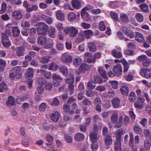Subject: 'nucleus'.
Listing matches in <instances>:
<instances>
[{"label":"nucleus","mask_w":151,"mask_h":151,"mask_svg":"<svg viewBox=\"0 0 151 151\" xmlns=\"http://www.w3.org/2000/svg\"><path fill=\"white\" fill-rule=\"evenodd\" d=\"M37 43L41 45H44V47L46 49H48L53 46L54 43L53 40L48 38L47 40L45 37H40L37 38Z\"/></svg>","instance_id":"1"},{"label":"nucleus","mask_w":151,"mask_h":151,"mask_svg":"<svg viewBox=\"0 0 151 151\" xmlns=\"http://www.w3.org/2000/svg\"><path fill=\"white\" fill-rule=\"evenodd\" d=\"M63 31L66 34L68 35L71 37H75L78 32L77 28L72 26L65 28L63 29Z\"/></svg>","instance_id":"2"},{"label":"nucleus","mask_w":151,"mask_h":151,"mask_svg":"<svg viewBox=\"0 0 151 151\" xmlns=\"http://www.w3.org/2000/svg\"><path fill=\"white\" fill-rule=\"evenodd\" d=\"M122 134V130H118L116 133V141L115 144V151H121V137Z\"/></svg>","instance_id":"3"},{"label":"nucleus","mask_w":151,"mask_h":151,"mask_svg":"<svg viewBox=\"0 0 151 151\" xmlns=\"http://www.w3.org/2000/svg\"><path fill=\"white\" fill-rule=\"evenodd\" d=\"M38 24L39 27L37 28V33L39 35H46L48 29L47 25L42 22H39Z\"/></svg>","instance_id":"4"},{"label":"nucleus","mask_w":151,"mask_h":151,"mask_svg":"<svg viewBox=\"0 0 151 151\" xmlns=\"http://www.w3.org/2000/svg\"><path fill=\"white\" fill-rule=\"evenodd\" d=\"M66 83H69L68 86V90L69 91V94L71 95L73 93L74 88L73 85L74 82V78L72 74H70L67 77L65 80Z\"/></svg>","instance_id":"5"},{"label":"nucleus","mask_w":151,"mask_h":151,"mask_svg":"<svg viewBox=\"0 0 151 151\" xmlns=\"http://www.w3.org/2000/svg\"><path fill=\"white\" fill-rule=\"evenodd\" d=\"M13 71L15 73V74L13 73H10L9 76L11 79H14L15 76L17 78H20L21 77L22 74L20 66H18L14 67L13 69Z\"/></svg>","instance_id":"6"},{"label":"nucleus","mask_w":151,"mask_h":151,"mask_svg":"<svg viewBox=\"0 0 151 151\" xmlns=\"http://www.w3.org/2000/svg\"><path fill=\"white\" fill-rule=\"evenodd\" d=\"M141 75L146 78H151V69L149 68H142L140 70Z\"/></svg>","instance_id":"7"},{"label":"nucleus","mask_w":151,"mask_h":151,"mask_svg":"<svg viewBox=\"0 0 151 151\" xmlns=\"http://www.w3.org/2000/svg\"><path fill=\"white\" fill-rule=\"evenodd\" d=\"M7 35L4 33H1V41L4 46L8 47L10 46L11 43L9 40V37Z\"/></svg>","instance_id":"8"},{"label":"nucleus","mask_w":151,"mask_h":151,"mask_svg":"<svg viewBox=\"0 0 151 151\" xmlns=\"http://www.w3.org/2000/svg\"><path fill=\"white\" fill-rule=\"evenodd\" d=\"M61 60L63 62L70 63L72 62L73 58L68 53L65 52L62 55Z\"/></svg>","instance_id":"9"},{"label":"nucleus","mask_w":151,"mask_h":151,"mask_svg":"<svg viewBox=\"0 0 151 151\" xmlns=\"http://www.w3.org/2000/svg\"><path fill=\"white\" fill-rule=\"evenodd\" d=\"M123 34L130 39L133 38L134 36V32L131 29L124 27H123Z\"/></svg>","instance_id":"10"},{"label":"nucleus","mask_w":151,"mask_h":151,"mask_svg":"<svg viewBox=\"0 0 151 151\" xmlns=\"http://www.w3.org/2000/svg\"><path fill=\"white\" fill-rule=\"evenodd\" d=\"M113 70L114 75L117 76H120L122 73L121 65L118 64L117 65L114 66Z\"/></svg>","instance_id":"11"},{"label":"nucleus","mask_w":151,"mask_h":151,"mask_svg":"<svg viewBox=\"0 0 151 151\" xmlns=\"http://www.w3.org/2000/svg\"><path fill=\"white\" fill-rule=\"evenodd\" d=\"M92 56V54L89 52L85 53L84 55V58L87 60V62L89 63H93L95 62V59L94 58H91Z\"/></svg>","instance_id":"12"},{"label":"nucleus","mask_w":151,"mask_h":151,"mask_svg":"<svg viewBox=\"0 0 151 151\" xmlns=\"http://www.w3.org/2000/svg\"><path fill=\"white\" fill-rule=\"evenodd\" d=\"M13 18L16 20L21 19L22 17V12L18 10H16L12 13Z\"/></svg>","instance_id":"13"},{"label":"nucleus","mask_w":151,"mask_h":151,"mask_svg":"<svg viewBox=\"0 0 151 151\" xmlns=\"http://www.w3.org/2000/svg\"><path fill=\"white\" fill-rule=\"evenodd\" d=\"M34 70L33 68H29L27 70L25 73V77L28 79L32 78L34 74Z\"/></svg>","instance_id":"14"},{"label":"nucleus","mask_w":151,"mask_h":151,"mask_svg":"<svg viewBox=\"0 0 151 151\" xmlns=\"http://www.w3.org/2000/svg\"><path fill=\"white\" fill-rule=\"evenodd\" d=\"M135 39L138 42L142 43L145 41V39L143 35L139 32H136Z\"/></svg>","instance_id":"15"},{"label":"nucleus","mask_w":151,"mask_h":151,"mask_svg":"<svg viewBox=\"0 0 151 151\" xmlns=\"http://www.w3.org/2000/svg\"><path fill=\"white\" fill-rule=\"evenodd\" d=\"M97 134L94 132H92L90 134V139L92 143H96L97 142L99 137L98 136Z\"/></svg>","instance_id":"16"},{"label":"nucleus","mask_w":151,"mask_h":151,"mask_svg":"<svg viewBox=\"0 0 151 151\" xmlns=\"http://www.w3.org/2000/svg\"><path fill=\"white\" fill-rule=\"evenodd\" d=\"M71 5L73 8L76 9H79L81 7L80 1L78 0H72Z\"/></svg>","instance_id":"17"},{"label":"nucleus","mask_w":151,"mask_h":151,"mask_svg":"<svg viewBox=\"0 0 151 151\" xmlns=\"http://www.w3.org/2000/svg\"><path fill=\"white\" fill-rule=\"evenodd\" d=\"M12 24L9 23L7 24L5 27V33L9 36L11 35L12 34L11 29L12 28Z\"/></svg>","instance_id":"18"},{"label":"nucleus","mask_w":151,"mask_h":151,"mask_svg":"<svg viewBox=\"0 0 151 151\" xmlns=\"http://www.w3.org/2000/svg\"><path fill=\"white\" fill-rule=\"evenodd\" d=\"M90 70L89 66L87 64L83 63L79 67V70L80 72L84 73L86 70Z\"/></svg>","instance_id":"19"},{"label":"nucleus","mask_w":151,"mask_h":151,"mask_svg":"<svg viewBox=\"0 0 151 151\" xmlns=\"http://www.w3.org/2000/svg\"><path fill=\"white\" fill-rule=\"evenodd\" d=\"M60 114L58 112L52 113L50 116L51 119L54 122H57L60 117Z\"/></svg>","instance_id":"20"},{"label":"nucleus","mask_w":151,"mask_h":151,"mask_svg":"<svg viewBox=\"0 0 151 151\" xmlns=\"http://www.w3.org/2000/svg\"><path fill=\"white\" fill-rule=\"evenodd\" d=\"M57 19L60 21H63L65 19L64 14L60 10H58L56 13Z\"/></svg>","instance_id":"21"},{"label":"nucleus","mask_w":151,"mask_h":151,"mask_svg":"<svg viewBox=\"0 0 151 151\" xmlns=\"http://www.w3.org/2000/svg\"><path fill=\"white\" fill-rule=\"evenodd\" d=\"M82 18L84 20L88 21L90 19V17L88 13L86 11L82 10L81 12Z\"/></svg>","instance_id":"22"},{"label":"nucleus","mask_w":151,"mask_h":151,"mask_svg":"<svg viewBox=\"0 0 151 151\" xmlns=\"http://www.w3.org/2000/svg\"><path fill=\"white\" fill-rule=\"evenodd\" d=\"M55 28L53 27H51L48 31V35L51 38H54L55 37Z\"/></svg>","instance_id":"23"},{"label":"nucleus","mask_w":151,"mask_h":151,"mask_svg":"<svg viewBox=\"0 0 151 151\" xmlns=\"http://www.w3.org/2000/svg\"><path fill=\"white\" fill-rule=\"evenodd\" d=\"M111 103L114 108H119L120 106L119 99L118 98H115L112 100Z\"/></svg>","instance_id":"24"},{"label":"nucleus","mask_w":151,"mask_h":151,"mask_svg":"<svg viewBox=\"0 0 151 151\" xmlns=\"http://www.w3.org/2000/svg\"><path fill=\"white\" fill-rule=\"evenodd\" d=\"M85 138L84 135L81 133L78 132L76 133L75 136V139L78 141H81Z\"/></svg>","instance_id":"25"},{"label":"nucleus","mask_w":151,"mask_h":151,"mask_svg":"<svg viewBox=\"0 0 151 151\" xmlns=\"http://www.w3.org/2000/svg\"><path fill=\"white\" fill-rule=\"evenodd\" d=\"M85 39V36L83 32H80L78 36L76 37V41L80 42L83 41Z\"/></svg>","instance_id":"26"},{"label":"nucleus","mask_w":151,"mask_h":151,"mask_svg":"<svg viewBox=\"0 0 151 151\" xmlns=\"http://www.w3.org/2000/svg\"><path fill=\"white\" fill-rule=\"evenodd\" d=\"M98 70L100 75L104 79H107V77L106 76V71L104 69L103 67L101 66H99L98 68Z\"/></svg>","instance_id":"27"},{"label":"nucleus","mask_w":151,"mask_h":151,"mask_svg":"<svg viewBox=\"0 0 151 151\" xmlns=\"http://www.w3.org/2000/svg\"><path fill=\"white\" fill-rule=\"evenodd\" d=\"M139 7L140 9L143 12L147 13L149 12L148 5L144 3L141 4L139 5Z\"/></svg>","instance_id":"28"},{"label":"nucleus","mask_w":151,"mask_h":151,"mask_svg":"<svg viewBox=\"0 0 151 151\" xmlns=\"http://www.w3.org/2000/svg\"><path fill=\"white\" fill-rule=\"evenodd\" d=\"M118 119V113L116 111L113 112L111 118V122L114 124H115L117 122Z\"/></svg>","instance_id":"29"},{"label":"nucleus","mask_w":151,"mask_h":151,"mask_svg":"<svg viewBox=\"0 0 151 151\" xmlns=\"http://www.w3.org/2000/svg\"><path fill=\"white\" fill-rule=\"evenodd\" d=\"M7 105L9 106H11L15 104V101L14 98L12 96H9L7 101L6 102Z\"/></svg>","instance_id":"30"},{"label":"nucleus","mask_w":151,"mask_h":151,"mask_svg":"<svg viewBox=\"0 0 151 151\" xmlns=\"http://www.w3.org/2000/svg\"><path fill=\"white\" fill-rule=\"evenodd\" d=\"M13 35L14 37L18 36L20 34V31L17 27H14L12 28Z\"/></svg>","instance_id":"31"},{"label":"nucleus","mask_w":151,"mask_h":151,"mask_svg":"<svg viewBox=\"0 0 151 151\" xmlns=\"http://www.w3.org/2000/svg\"><path fill=\"white\" fill-rule=\"evenodd\" d=\"M50 57L48 56H42L40 58L39 61L42 63H46L50 61Z\"/></svg>","instance_id":"32"},{"label":"nucleus","mask_w":151,"mask_h":151,"mask_svg":"<svg viewBox=\"0 0 151 151\" xmlns=\"http://www.w3.org/2000/svg\"><path fill=\"white\" fill-rule=\"evenodd\" d=\"M111 53L113 56L117 58H120L122 55L121 52L115 49L112 51Z\"/></svg>","instance_id":"33"},{"label":"nucleus","mask_w":151,"mask_h":151,"mask_svg":"<svg viewBox=\"0 0 151 151\" xmlns=\"http://www.w3.org/2000/svg\"><path fill=\"white\" fill-rule=\"evenodd\" d=\"M59 65L52 63L49 65L48 69L50 70L56 71L59 68Z\"/></svg>","instance_id":"34"},{"label":"nucleus","mask_w":151,"mask_h":151,"mask_svg":"<svg viewBox=\"0 0 151 151\" xmlns=\"http://www.w3.org/2000/svg\"><path fill=\"white\" fill-rule=\"evenodd\" d=\"M122 4L120 1L111 2L109 4L110 7L112 8H115L116 7L119 6L120 5Z\"/></svg>","instance_id":"35"},{"label":"nucleus","mask_w":151,"mask_h":151,"mask_svg":"<svg viewBox=\"0 0 151 151\" xmlns=\"http://www.w3.org/2000/svg\"><path fill=\"white\" fill-rule=\"evenodd\" d=\"M82 62L81 58L79 57L75 58L73 61V65L76 66H78L80 65Z\"/></svg>","instance_id":"36"},{"label":"nucleus","mask_w":151,"mask_h":151,"mask_svg":"<svg viewBox=\"0 0 151 151\" xmlns=\"http://www.w3.org/2000/svg\"><path fill=\"white\" fill-rule=\"evenodd\" d=\"M123 66H124L123 72L125 73L127 72L130 67V65L129 63L126 60L125 58H124Z\"/></svg>","instance_id":"37"},{"label":"nucleus","mask_w":151,"mask_h":151,"mask_svg":"<svg viewBox=\"0 0 151 151\" xmlns=\"http://www.w3.org/2000/svg\"><path fill=\"white\" fill-rule=\"evenodd\" d=\"M88 47L90 51L95 52L96 50V47L95 44L93 42H90L88 44Z\"/></svg>","instance_id":"38"},{"label":"nucleus","mask_w":151,"mask_h":151,"mask_svg":"<svg viewBox=\"0 0 151 151\" xmlns=\"http://www.w3.org/2000/svg\"><path fill=\"white\" fill-rule=\"evenodd\" d=\"M24 49L23 47H18L16 49V51L18 56H22L24 55Z\"/></svg>","instance_id":"39"},{"label":"nucleus","mask_w":151,"mask_h":151,"mask_svg":"<svg viewBox=\"0 0 151 151\" xmlns=\"http://www.w3.org/2000/svg\"><path fill=\"white\" fill-rule=\"evenodd\" d=\"M76 15L74 13L70 12L68 14V18L70 21H74L76 19Z\"/></svg>","instance_id":"40"},{"label":"nucleus","mask_w":151,"mask_h":151,"mask_svg":"<svg viewBox=\"0 0 151 151\" xmlns=\"http://www.w3.org/2000/svg\"><path fill=\"white\" fill-rule=\"evenodd\" d=\"M83 33L84 35H85L87 39L91 37L93 35V32L90 30H85L83 31Z\"/></svg>","instance_id":"41"},{"label":"nucleus","mask_w":151,"mask_h":151,"mask_svg":"<svg viewBox=\"0 0 151 151\" xmlns=\"http://www.w3.org/2000/svg\"><path fill=\"white\" fill-rule=\"evenodd\" d=\"M135 17L137 20L139 22H142L143 21V16L140 13H137L135 15Z\"/></svg>","instance_id":"42"},{"label":"nucleus","mask_w":151,"mask_h":151,"mask_svg":"<svg viewBox=\"0 0 151 151\" xmlns=\"http://www.w3.org/2000/svg\"><path fill=\"white\" fill-rule=\"evenodd\" d=\"M133 129L135 132L137 134H140L142 131L141 128L139 125L135 126L133 127Z\"/></svg>","instance_id":"43"},{"label":"nucleus","mask_w":151,"mask_h":151,"mask_svg":"<svg viewBox=\"0 0 151 151\" xmlns=\"http://www.w3.org/2000/svg\"><path fill=\"white\" fill-rule=\"evenodd\" d=\"M104 141L106 145H111L112 143L111 137L110 136H108L105 139Z\"/></svg>","instance_id":"44"},{"label":"nucleus","mask_w":151,"mask_h":151,"mask_svg":"<svg viewBox=\"0 0 151 151\" xmlns=\"http://www.w3.org/2000/svg\"><path fill=\"white\" fill-rule=\"evenodd\" d=\"M52 78L54 80V81H61L62 80V78L60 76L56 73H53L52 74Z\"/></svg>","instance_id":"45"},{"label":"nucleus","mask_w":151,"mask_h":151,"mask_svg":"<svg viewBox=\"0 0 151 151\" xmlns=\"http://www.w3.org/2000/svg\"><path fill=\"white\" fill-rule=\"evenodd\" d=\"M136 96L135 93L132 91L129 96V98L130 101L134 102L136 99Z\"/></svg>","instance_id":"46"},{"label":"nucleus","mask_w":151,"mask_h":151,"mask_svg":"<svg viewBox=\"0 0 151 151\" xmlns=\"http://www.w3.org/2000/svg\"><path fill=\"white\" fill-rule=\"evenodd\" d=\"M60 71L65 76H66L68 72L67 67L65 66H63L60 68Z\"/></svg>","instance_id":"47"},{"label":"nucleus","mask_w":151,"mask_h":151,"mask_svg":"<svg viewBox=\"0 0 151 151\" xmlns=\"http://www.w3.org/2000/svg\"><path fill=\"white\" fill-rule=\"evenodd\" d=\"M122 120H123L122 116H120L119 117L118 122L114 127L115 128H119L122 125Z\"/></svg>","instance_id":"48"},{"label":"nucleus","mask_w":151,"mask_h":151,"mask_svg":"<svg viewBox=\"0 0 151 151\" xmlns=\"http://www.w3.org/2000/svg\"><path fill=\"white\" fill-rule=\"evenodd\" d=\"M8 89L7 85L4 83L2 82L0 83V92H3Z\"/></svg>","instance_id":"49"},{"label":"nucleus","mask_w":151,"mask_h":151,"mask_svg":"<svg viewBox=\"0 0 151 151\" xmlns=\"http://www.w3.org/2000/svg\"><path fill=\"white\" fill-rule=\"evenodd\" d=\"M86 96L88 97H92L94 96L97 95V93L96 92L89 90L87 91Z\"/></svg>","instance_id":"50"},{"label":"nucleus","mask_w":151,"mask_h":151,"mask_svg":"<svg viewBox=\"0 0 151 151\" xmlns=\"http://www.w3.org/2000/svg\"><path fill=\"white\" fill-rule=\"evenodd\" d=\"M110 14L111 17L116 22L118 21V15L116 13L112 11H111Z\"/></svg>","instance_id":"51"},{"label":"nucleus","mask_w":151,"mask_h":151,"mask_svg":"<svg viewBox=\"0 0 151 151\" xmlns=\"http://www.w3.org/2000/svg\"><path fill=\"white\" fill-rule=\"evenodd\" d=\"M133 78V76L131 72H129L128 75L125 76V79L128 81H132Z\"/></svg>","instance_id":"52"},{"label":"nucleus","mask_w":151,"mask_h":151,"mask_svg":"<svg viewBox=\"0 0 151 151\" xmlns=\"http://www.w3.org/2000/svg\"><path fill=\"white\" fill-rule=\"evenodd\" d=\"M99 29L101 31H104L106 29V27L103 21H101L99 25Z\"/></svg>","instance_id":"53"},{"label":"nucleus","mask_w":151,"mask_h":151,"mask_svg":"<svg viewBox=\"0 0 151 151\" xmlns=\"http://www.w3.org/2000/svg\"><path fill=\"white\" fill-rule=\"evenodd\" d=\"M151 146V143L150 142H149L148 140H146L145 141L144 147V148L146 150H149L150 149Z\"/></svg>","instance_id":"54"},{"label":"nucleus","mask_w":151,"mask_h":151,"mask_svg":"<svg viewBox=\"0 0 151 151\" xmlns=\"http://www.w3.org/2000/svg\"><path fill=\"white\" fill-rule=\"evenodd\" d=\"M38 6L36 5H33L31 7H29L27 8V11L29 12L37 10Z\"/></svg>","instance_id":"55"},{"label":"nucleus","mask_w":151,"mask_h":151,"mask_svg":"<svg viewBox=\"0 0 151 151\" xmlns=\"http://www.w3.org/2000/svg\"><path fill=\"white\" fill-rule=\"evenodd\" d=\"M46 104L45 103H42L40 104L39 109L40 111H44L46 110Z\"/></svg>","instance_id":"56"},{"label":"nucleus","mask_w":151,"mask_h":151,"mask_svg":"<svg viewBox=\"0 0 151 151\" xmlns=\"http://www.w3.org/2000/svg\"><path fill=\"white\" fill-rule=\"evenodd\" d=\"M110 83L114 89H117L118 87V82L116 81H110Z\"/></svg>","instance_id":"57"},{"label":"nucleus","mask_w":151,"mask_h":151,"mask_svg":"<svg viewBox=\"0 0 151 151\" xmlns=\"http://www.w3.org/2000/svg\"><path fill=\"white\" fill-rule=\"evenodd\" d=\"M94 81L96 83H101L103 82L102 78L99 76H96L94 77Z\"/></svg>","instance_id":"58"},{"label":"nucleus","mask_w":151,"mask_h":151,"mask_svg":"<svg viewBox=\"0 0 151 151\" xmlns=\"http://www.w3.org/2000/svg\"><path fill=\"white\" fill-rule=\"evenodd\" d=\"M151 63V60L147 58L145 61L142 62V65L144 67L148 66Z\"/></svg>","instance_id":"59"},{"label":"nucleus","mask_w":151,"mask_h":151,"mask_svg":"<svg viewBox=\"0 0 151 151\" xmlns=\"http://www.w3.org/2000/svg\"><path fill=\"white\" fill-rule=\"evenodd\" d=\"M144 127H145L147 124V120L145 118H143L140 122Z\"/></svg>","instance_id":"60"},{"label":"nucleus","mask_w":151,"mask_h":151,"mask_svg":"<svg viewBox=\"0 0 151 151\" xmlns=\"http://www.w3.org/2000/svg\"><path fill=\"white\" fill-rule=\"evenodd\" d=\"M6 7V4L5 2L3 3L1 5V9L0 10V14H2L5 12Z\"/></svg>","instance_id":"61"},{"label":"nucleus","mask_w":151,"mask_h":151,"mask_svg":"<svg viewBox=\"0 0 151 151\" xmlns=\"http://www.w3.org/2000/svg\"><path fill=\"white\" fill-rule=\"evenodd\" d=\"M45 87L47 90L50 91L52 88V86L51 83L47 82L45 85Z\"/></svg>","instance_id":"62"},{"label":"nucleus","mask_w":151,"mask_h":151,"mask_svg":"<svg viewBox=\"0 0 151 151\" xmlns=\"http://www.w3.org/2000/svg\"><path fill=\"white\" fill-rule=\"evenodd\" d=\"M82 103L84 105L87 106H90L92 104V103L87 99H84L82 101Z\"/></svg>","instance_id":"63"},{"label":"nucleus","mask_w":151,"mask_h":151,"mask_svg":"<svg viewBox=\"0 0 151 151\" xmlns=\"http://www.w3.org/2000/svg\"><path fill=\"white\" fill-rule=\"evenodd\" d=\"M60 103V101L58 99L57 97H55L53 99L52 104V105L56 106L58 105Z\"/></svg>","instance_id":"64"}]
</instances>
